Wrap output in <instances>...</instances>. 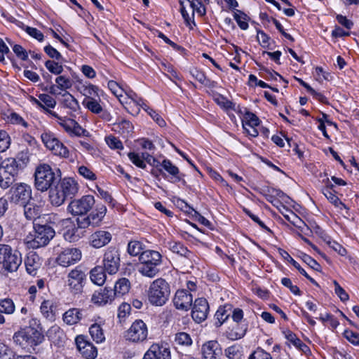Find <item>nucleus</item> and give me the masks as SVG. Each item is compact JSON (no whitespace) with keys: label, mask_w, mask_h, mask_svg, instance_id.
<instances>
[{"label":"nucleus","mask_w":359,"mask_h":359,"mask_svg":"<svg viewBox=\"0 0 359 359\" xmlns=\"http://www.w3.org/2000/svg\"><path fill=\"white\" fill-rule=\"evenodd\" d=\"M114 297L113 290L104 287L95 291L92 295L91 301L98 306H104L107 304H111Z\"/></svg>","instance_id":"22"},{"label":"nucleus","mask_w":359,"mask_h":359,"mask_svg":"<svg viewBox=\"0 0 359 359\" xmlns=\"http://www.w3.org/2000/svg\"><path fill=\"white\" fill-rule=\"evenodd\" d=\"M12 160H15V162L19 165V167L24 170L28 165L30 161V152L27 148L18 152L15 158H11Z\"/></svg>","instance_id":"39"},{"label":"nucleus","mask_w":359,"mask_h":359,"mask_svg":"<svg viewBox=\"0 0 359 359\" xmlns=\"http://www.w3.org/2000/svg\"><path fill=\"white\" fill-rule=\"evenodd\" d=\"M56 119L57 123L69 133H73L77 136H89V132L83 129L79 124L72 118L60 117L57 114H50Z\"/></svg>","instance_id":"15"},{"label":"nucleus","mask_w":359,"mask_h":359,"mask_svg":"<svg viewBox=\"0 0 359 359\" xmlns=\"http://www.w3.org/2000/svg\"><path fill=\"white\" fill-rule=\"evenodd\" d=\"M174 341L178 346H190L193 341L189 334L185 332H179L175 334Z\"/></svg>","instance_id":"41"},{"label":"nucleus","mask_w":359,"mask_h":359,"mask_svg":"<svg viewBox=\"0 0 359 359\" xmlns=\"http://www.w3.org/2000/svg\"><path fill=\"white\" fill-rule=\"evenodd\" d=\"M55 187L50 189V200L53 205L55 206L61 205L65 201L67 196L58 188L57 185H54Z\"/></svg>","instance_id":"34"},{"label":"nucleus","mask_w":359,"mask_h":359,"mask_svg":"<svg viewBox=\"0 0 359 359\" xmlns=\"http://www.w3.org/2000/svg\"><path fill=\"white\" fill-rule=\"evenodd\" d=\"M83 104L91 112H100L102 111V107L97 100L94 98H85L83 101Z\"/></svg>","instance_id":"47"},{"label":"nucleus","mask_w":359,"mask_h":359,"mask_svg":"<svg viewBox=\"0 0 359 359\" xmlns=\"http://www.w3.org/2000/svg\"><path fill=\"white\" fill-rule=\"evenodd\" d=\"M79 91L86 96V98H94L99 97V88L96 86L90 83H83L79 87Z\"/></svg>","instance_id":"38"},{"label":"nucleus","mask_w":359,"mask_h":359,"mask_svg":"<svg viewBox=\"0 0 359 359\" xmlns=\"http://www.w3.org/2000/svg\"><path fill=\"white\" fill-rule=\"evenodd\" d=\"M43 109L53 108L55 106V100L49 95L41 94L39 96V100H35Z\"/></svg>","instance_id":"44"},{"label":"nucleus","mask_w":359,"mask_h":359,"mask_svg":"<svg viewBox=\"0 0 359 359\" xmlns=\"http://www.w3.org/2000/svg\"><path fill=\"white\" fill-rule=\"evenodd\" d=\"M111 240V234L106 231H97L90 236V244L95 248L106 245Z\"/></svg>","instance_id":"23"},{"label":"nucleus","mask_w":359,"mask_h":359,"mask_svg":"<svg viewBox=\"0 0 359 359\" xmlns=\"http://www.w3.org/2000/svg\"><path fill=\"white\" fill-rule=\"evenodd\" d=\"M344 337L353 345H359V334L351 330H345Z\"/></svg>","instance_id":"64"},{"label":"nucleus","mask_w":359,"mask_h":359,"mask_svg":"<svg viewBox=\"0 0 359 359\" xmlns=\"http://www.w3.org/2000/svg\"><path fill=\"white\" fill-rule=\"evenodd\" d=\"M128 156L130 161L135 165L137 167L142 169H145L147 167L146 163L144 161L142 154L140 155L135 152H129Z\"/></svg>","instance_id":"51"},{"label":"nucleus","mask_w":359,"mask_h":359,"mask_svg":"<svg viewBox=\"0 0 359 359\" xmlns=\"http://www.w3.org/2000/svg\"><path fill=\"white\" fill-rule=\"evenodd\" d=\"M108 87L111 93L118 99L119 102H123V93H125L124 90L114 81H109L108 82Z\"/></svg>","instance_id":"50"},{"label":"nucleus","mask_w":359,"mask_h":359,"mask_svg":"<svg viewBox=\"0 0 359 359\" xmlns=\"http://www.w3.org/2000/svg\"><path fill=\"white\" fill-rule=\"evenodd\" d=\"M281 283L285 286L290 289V292L295 295H301L302 292L299 288L297 285H294L292 283V281L288 278H283L281 280Z\"/></svg>","instance_id":"63"},{"label":"nucleus","mask_w":359,"mask_h":359,"mask_svg":"<svg viewBox=\"0 0 359 359\" xmlns=\"http://www.w3.org/2000/svg\"><path fill=\"white\" fill-rule=\"evenodd\" d=\"M170 295L169 283L163 278L154 280L147 291L149 302L155 306H162L166 304Z\"/></svg>","instance_id":"3"},{"label":"nucleus","mask_w":359,"mask_h":359,"mask_svg":"<svg viewBox=\"0 0 359 359\" xmlns=\"http://www.w3.org/2000/svg\"><path fill=\"white\" fill-rule=\"evenodd\" d=\"M45 66L51 73L54 74H60L63 71L62 66L54 61H46Z\"/></svg>","instance_id":"61"},{"label":"nucleus","mask_w":359,"mask_h":359,"mask_svg":"<svg viewBox=\"0 0 359 359\" xmlns=\"http://www.w3.org/2000/svg\"><path fill=\"white\" fill-rule=\"evenodd\" d=\"M15 353L8 346L0 343V359H15Z\"/></svg>","instance_id":"54"},{"label":"nucleus","mask_w":359,"mask_h":359,"mask_svg":"<svg viewBox=\"0 0 359 359\" xmlns=\"http://www.w3.org/2000/svg\"><path fill=\"white\" fill-rule=\"evenodd\" d=\"M55 82L61 90H65L72 86V81L65 76H60L57 77Z\"/></svg>","instance_id":"57"},{"label":"nucleus","mask_w":359,"mask_h":359,"mask_svg":"<svg viewBox=\"0 0 359 359\" xmlns=\"http://www.w3.org/2000/svg\"><path fill=\"white\" fill-rule=\"evenodd\" d=\"M14 342L21 346H34L41 344L43 340V335L39 330L30 329V330L20 331L13 335Z\"/></svg>","instance_id":"7"},{"label":"nucleus","mask_w":359,"mask_h":359,"mask_svg":"<svg viewBox=\"0 0 359 359\" xmlns=\"http://www.w3.org/2000/svg\"><path fill=\"white\" fill-rule=\"evenodd\" d=\"M106 212V206L104 205L97 204L96 205L95 210H93L89 215H88L91 222V226H97L105 216Z\"/></svg>","instance_id":"31"},{"label":"nucleus","mask_w":359,"mask_h":359,"mask_svg":"<svg viewBox=\"0 0 359 359\" xmlns=\"http://www.w3.org/2000/svg\"><path fill=\"white\" fill-rule=\"evenodd\" d=\"M58 188L67 196L74 195L78 190L77 183L71 177H67L57 182Z\"/></svg>","instance_id":"25"},{"label":"nucleus","mask_w":359,"mask_h":359,"mask_svg":"<svg viewBox=\"0 0 359 359\" xmlns=\"http://www.w3.org/2000/svg\"><path fill=\"white\" fill-rule=\"evenodd\" d=\"M143 245L138 241H131L128 244V252L131 256H137L143 252Z\"/></svg>","instance_id":"46"},{"label":"nucleus","mask_w":359,"mask_h":359,"mask_svg":"<svg viewBox=\"0 0 359 359\" xmlns=\"http://www.w3.org/2000/svg\"><path fill=\"white\" fill-rule=\"evenodd\" d=\"M231 313L230 308L226 309V306L219 307L215 315V325L217 327L221 326L228 319Z\"/></svg>","instance_id":"40"},{"label":"nucleus","mask_w":359,"mask_h":359,"mask_svg":"<svg viewBox=\"0 0 359 359\" xmlns=\"http://www.w3.org/2000/svg\"><path fill=\"white\" fill-rule=\"evenodd\" d=\"M47 336L55 342L56 337H57L58 339H61L64 336V333L59 326L53 325L48 330Z\"/></svg>","instance_id":"53"},{"label":"nucleus","mask_w":359,"mask_h":359,"mask_svg":"<svg viewBox=\"0 0 359 359\" xmlns=\"http://www.w3.org/2000/svg\"><path fill=\"white\" fill-rule=\"evenodd\" d=\"M78 172L80 175L89 180H95L96 179L95 174L88 167L81 165L78 168Z\"/></svg>","instance_id":"60"},{"label":"nucleus","mask_w":359,"mask_h":359,"mask_svg":"<svg viewBox=\"0 0 359 359\" xmlns=\"http://www.w3.org/2000/svg\"><path fill=\"white\" fill-rule=\"evenodd\" d=\"M246 330V327H240L238 323H236L235 325L232 326V327H229L226 331V336L231 340H237L244 337Z\"/></svg>","instance_id":"37"},{"label":"nucleus","mask_w":359,"mask_h":359,"mask_svg":"<svg viewBox=\"0 0 359 359\" xmlns=\"http://www.w3.org/2000/svg\"><path fill=\"white\" fill-rule=\"evenodd\" d=\"M147 335V325L142 320H136L125 332L124 337L127 341L139 343L145 341Z\"/></svg>","instance_id":"8"},{"label":"nucleus","mask_w":359,"mask_h":359,"mask_svg":"<svg viewBox=\"0 0 359 359\" xmlns=\"http://www.w3.org/2000/svg\"><path fill=\"white\" fill-rule=\"evenodd\" d=\"M248 359H272V357L269 353L261 348H258L250 354Z\"/></svg>","instance_id":"58"},{"label":"nucleus","mask_w":359,"mask_h":359,"mask_svg":"<svg viewBox=\"0 0 359 359\" xmlns=\"http://www.w3.org/2000/svg\"><path fill=\"white\" fill-rule=\"evenodd\" d=\"M160 166H161L169 175L172 176V178L174 179V182L181 181L184 182L182 177L184 176V175L180 174L179 168L170 160L164 159L162 163H160Z\"/></svg>","instance_id":"28"},{"label":"nucleus","mask_w":359,"mask_h":359,"mask_svg":"<svg viewBox=\"0 0 359 359\" xmlns=\"http://www.w3.org/2000/svg\"><path fill=\"white\" fill-rule=\"evenodd\" d=\"M41 140L46 148L54 155L68 158V149L53 134L44 133L41 135Z\"/></svg>","instance_id":"9"},{"label":"nucleus","mask_w":359,"mask_h":359,"mask_svg":"<svg viewBox=\"0 0 359 359\" xmlns=\"http://www.w3.org/2000/svg\"><path fill=\"white\" fill-rule=\"evenodd\" d=\"M91 338L96 343H102L105 340L103 329L100 324L94 323L89 327Z\"/></svg>","instance_id":"36"},{"label":"nucleus","mask_w":359,"mask_h":359,"mask_svg":"<svg viewBox=\"0 0 359 359\" xmlns=\"http://www.w3.org/2000/svg\"><path fill=\"white\" fill-rule=\"evenodd\" d=\"M22 205L24 208V215L27 219L33 220V222H40L41 219L38 218L40 214L39 206L29 202Z\"/></svg>","instance_id":"30"},{"label":"nucleus","mask_w":359,"mask_h":359,"mask_svg":"<svg viewBox=\"0 0 359 359\" xmlns=\"http://www.w3.org/2000/svg\"><path fill=\"white\" fill-rule=\"evenodd\" d=\"M193 303L192 294L187 290H179L173 298V304L176 309L188 311Z\"/></svg>","instance_id":"20"},{"label":"nucleus","mask_w":359,"mask_h":359,"mask_svg":"<svg viewBox=\"0 0 359 359\" xmlns=\"http://www.w3.org/2000/svg\"><path fill=\"white\" fill-rule=\"evenodd\" d=\"M142 359H171L170 348L167 344L154 343L146 351Z\"/></svg>","instance_id":"16"},{"label":"nucleus","mask_w":359,"mask_h":359,"mask_svg":"<svg viewBox=\"0 0 359 359\" xmlns=\"http://www.w3.org/2000/svg\"><path fill=\"white\" fill-rule=\"evenodd\" d=\"M104 268L109 274H115L120 266V255L115 248H109L104 254Z\"/></svg>","instance_id":"12"},{"label":"nucleus","mask_w":359,"mask_h":359,"mask_svg":"<svg viewBox=\"0 0 359 359\" xmlns=\"http://www.w3.org/2000/svg\"><path fill=\"white\" fill-rule=\"evenodd\" d=\"M15 304L10 298L0 299V313L12 314L15 311Z\"/></svg>","instance_id":"43"},{"label":"nucleus","mask_w":359,"mask_h":359,"mask_svg":"<svg viewBox=\"0 0 359 359\" xmlns=\"http://www.w3.org/2000/svg\"><path fill=\"white\" fill-rule=\"evenodd\" d=\"M323 194L327 198V200L335 206L339 207V205L346 208V205L340 201V199L332 191L327 188L323 191Z\"/></svg>","instance_id":"52"},{"label":"nucleus","mask_w":359,"mask_h":359,"mask_svg":"<svg viewBox=\"0 0 359 359\" xmlns=\"http://www.w3.org/2000/svg\"><path fill=\"white\" fill-rule=\"evenodd\" d=\"M76 344L80 353L87 359H94L97 357V348L90 342L85 339L84 337L79 336L76 338Z\"/></svg>","instance_id":"21"},{"label":"nucleus","mask_w":359,"mask_h":359,"mask_svg":"<svg viewBox=\"0 0 359 359\" xmlns=\"http://www.w3.org/2000/svg\"><path fill=\"white\" fill-rule=\"evenodd\" d=\"M22 262L21 254L6 244H0V264L7 272L17 271Z\"/></svg>","instance_id":"5"},{"label":"nucleus","mask_w":359,"mask_h":359,"mask_svg":"<svg viewBox=\"0 0 359 359\" xmlns=\"http://www.w3.org/2000/svg\"><path fill=\"white\" fill-rule=\"evenodd\" d=\"M234 19L237 22L241 29L245 30L248 27V23L247 22V15L239 10H236L233 15Z\"/></svg>","instance_id":"48"},{"label":"nucleus","mask_w":359,"mask_h":359,"mask_svg":"<svg viewBox=\"0 0 359 359\" xmlns=\"http://www.w3.org/2000/svg\"><path fill=\"white\" fill-rule=\"evenodd\" d=\"M81 259V252L75 248H68L59 253L56 262L64 267L73 265Z\"/></svg>","instance_id":"14"},{"label":"nucleus","mask_w":359,"mask_h":359,"mask_svg":"<svg viewBox=\"0 0 359 359\" xmlns=\"http://www.w3.org/2000/svg\"><path fill=\"white\" fill-rule=\"evenodd\" d=\"M167 245L168 248L174 253L183 256L189 260H192L194 258V253L189 251L181 243L171 241L168 242Z\"/></svg>","instance_id":"27"},{"label":"nucleus","mask_w":359,"mask_h":359,"mask_svg":"<svg viewBox=\"0 0 359 359\" xmlns=\"http://www.w3.org/2000/svg\"><path fill=\"white\" fill-rule=\"evenodd\" d=\"M224 354L229 359H241L243 355V348L238 344L232 345L224 350Z\"/></svg>","instance_id":"42"},{"label":"nucleus","mask_w":359,"mask_h":359,"mask_svg":"<svg viewBox=\"0 0 359 359\" xmlns=\"http://www.w3.org/2000/svg\"><path fill=\"white\" fill-rule=\"evenodd\" d=\"M94 204V197L90 195H86L80 199L72 201L68 206V210L74 215H83L89 212Z\"/></svg>","instance_id":"10"},{"label":"nucleus","mask_w":359,"mask_h":359,"mask_svg":"<svg viewBox=\"0 0 359 359\" xmlns=\"http://www.w3.org/2000/svg\"><path fill=\"white\" fill-rule=\"evenodd\" d=\"M11 144V138L4 130H0V153L8 149Z\"/></svg>","instance_id":"55"},{"label":"nucleus","mask_w":359,"mask_h":359,"mask_svg":"<svg viewBox=\"0 0 359 359\" xmlns=\"http://www.w3.org/2000/svg\"><path fill=\"white\" fill-rule=\"evenodd\" d=\"M121 99L123 100V102H120V103L123 106L124 109L127 111L130 109H133L131 105H134L137 107V110L138 111L143 110L145 111H148L149 109V107L142 100L136 101L134 100L133 97L131 95H128L126 93V95H123V97Z\"/></svg>","instance_id":"24"},{"label":"nucleus","mask_w":359,"mask_h":359,"mask_svg":"<svg viewBox=\"0 0 359 359\" xmlns=\"http://www.w3.org/2000/svg\"><path fill=\"white\" fill-rule=\"evenodd\" d=\"M25 264L27 273L32 276H35L36 271L40 268L41 264V258L35 252H30L28 254Z\"/></svg>","instance_id":"26"},{"label":"nucleus","mask_w":359,"mask_h":359,"mask_svg":"<svg viewBox=\"0 0 359 359\" xmlns=\"http://www.w3.org/2000/svg\"><path fill=\"white\" fill-rule=\"evenodd\" d=\"M105 141H106V143L107 144V145L111 148V149H123V144L122 142H121L120 140H118V138L114 137V136H107L105 137Z\"/></svg>","instance_id":"59"},{"label":"nucleus","mask_w":359,"mask_h":359,"mask_svg":"<svg viewBox=\"0 0 359 359\" xmlns=\"http://www.w3.org/2000/svg\"><path fill=\"white\" fill-rule=\"evenodd\" d=\"M215 101L222 107V109L228 110L231 109L232 103L221 95H217L215 97Z\"/></svg>","instance_id":"62"},{"label":"nucleus","mask_w":359,"mask_h":359,"mask_svg":"<svg viewBox=\"0 0 359 359\" xmlns=\"http://www.w3.org/2000/svg\"><path fill=\"white\" fill-rule=\"evenodd\" d=\"M130 283L127 278H120L116 282L114 289L113 290L114 297H121L128 293L130 290Z\"/></svg>","instance_id":"35"},{"label":"nucleus","mask_w":359,"mask_h":359,"mask_svg":"<svg viewBox=\"0 0 359 359\" xmlns=\"http://www.w3.org/2000/svg\"><path fill=\"white\" fill-rule=\"evenodd\" d=\"M53 304L49 300H44L40 306V310L42 313V315L46 318H50L52 319L54 317L53 313Z\"/></svg>","instance_id":"49"},{"label":"nucleus","mask_w":359,"mask_h":359,"mask_svg":"<svg viewBox=\"0 0 359 359\" xmlns=\"http://www.w3.org/2000/svg\"><path fill=\"white\" fill-rule=\"evenodd\" d=\"M202 359H220L223 355L222 348L216 340H210L201 346Z\"/></svg>","instance_id":"19"},{"label":"nucleus","mask_w":359,"mask_h":359,"mask_svg":"<svg viewBox=\"0 0 359 359\" xmlns=\"http://www.w3.org/2000/svg\"><path fill=\"white\" fill-rule=\"evenodd\" d=\"M208 4L209 0H193L191 1V6L194 11H196L198 13L203 15L205 13V9L204 4Z\"/></svg>","instance_id":"56"},{"label":"nucleus","mask_w":359,"mask_h":359,"mask_svg":"<svg viewBox=\"0 0 359 359\" xmlns=\"http://www.w3.org/2000/svg\"><path fill=\"white\" fill-rule=\"evenodd\" d=\"M82 318V311L77 308L69 309L62 316L63 321L69 325H76Z\"/></svg>","instance_id":"29"},{"label":"nucleus","mask_w":359,"mask_h":359,"mask_svg":"<svg viewBox=\"0 0 359 359\" xmlns=\"http://www.w3.org/2000/svg\"><path fill=\"white\" fill-rule=\"evenodd\" d=\"M11 200L13 203L24 205L32 198L31 187L25 183L15 184L11 189Z\"/></svg>","instance_id":"11"},{"label":"nucleus","mask_w":359,"mask_h":359,"mask_svg":"<svg viewBox=\"0 0 359 359\" xmlns=\"http://www.w3.org/2000/svg\"><path fill=\"white\" fill-rule=\"evenodd\" d=\"M241 121L245 133L252 137L258 136L261 121L255 114H243Z\"/></svg>","instance_id":"13"},{"label":"nucleus","mask_w":359,"mask_h":359,"mask_svg":"<svg viewBox=\"0 0 359 359\" xmlns=\"http://www.w3.org/2000/svg\"><path fill=\"white\" fill-rule=\"evenodd\" d=\"M55 235V231L50 224L34 222L33 231L26 236L25 241L29 248L38 249L46 246Z\"/></svg>","instance_id":"1"},{"label":"nucleus","mask_w":359,"mask_h":359,"mask_svg":"<svg viewBox=\"0 0 359 359\" xmlns=\"http://www.w3.org/2000/svg\"><path fill=\"white\" fill-rule=\"evenodd\" d=\"M58 180V176L48 164L41 163L36 168L34 186L37 190L46 191L55 185Z\"/></svg>","instance_id":"4"},{"label":"nucleus","mask_w":359,"mask_h":359,"mask_svg":"<svg viewBox=\"0 0 359 359\" xmlns=\"http://www.w3.org/2000/svg\"><path fill=\"white\" fill-rule=\"evenodd\" d=\"M209 313V304L205 298H198L193 304L191 317L193 320L201 323L208 317Z\"/></svg>","instance_id":"18"},{"label":"nucleus","mask_w":359,"mask_h":359,"mask_svg":"<svg viewBox=\"0 0 359 359\" xmlns=\"http://www.w3.org/2000/svg\"><path fill=\"white\" fill-rule=\"evenodd\" d=\"M85 280L86 274L79 267L72 270L67 276L68 285L74 293H79L82 291Z\"/></svg>","instance_id":"17"},{"label":"nucleus","mask_w":359,"mask_h":359,"mask_svg":"<svg viewBox=\"0 0 359 359\" xmlns=\"http://www.w3.org/2000/svg\"><path fill=\"white\" fill-rule=\"evenodd\" d=\"M105 271L106 270L102 266H97L94 267L90 272V278L91 281L97 285H102L105 283L107 278Z\"/></svg>","instance_id":"32"},{"label":"nucleus","mask_w":359,"mask_h":359,"mask_svg":"<svg viewBox=\"0 0 359 359\" xmlns=\"http://www.w3.org/2000/svg\"><path fill=\"white\" fill-rule=\"evenodd\" d=\"M189 73L195 79H196L198 82H200L205 86H207L208 88H214L217 85V83L215 81L208 79L205 76L204 72L198 69L197 68L193 67L190 69Z\"/></svg>","instance_id":"33"},{"label":"nucleus","mask_w":359,"mask_h":359,"mask_svg":"<svg viewBox=\"0 0 359 359\" xmlns=\"http://www.w3.org/2000/svg\"><path fill=\"white\" fill-rule=\"evenodd\" d=\"M4 119L12 124L22 125L27 128V123L18 114H4Z\"/></svg>","instance_id":"45"},{"label":"nucleus","mask_w":359,"mask_h":359,"mask_svg":"<svg viewBox=\"0 0 359 359\" xmlns=\"http://www.w3.org/2000/svg\"><path fill=\"white\" fill-rule=\"evenodd\" d=\"M22 170L15 160H12L10 158L4 161L0 170V187L4 189L8 188Z\"/></svg>","instance_id":"6"},{"label":"nucleus","mask_w":359,"mask_h":359,"mask_svg":"<svg viewBox=\"0 0 359 359\" xmlns=\"http://www.w3.org/2000/svg\"><path fill=\"white\" fill-rule=\"evenodd\" d=\"M139 272L148 278L155 277L159 272V266L162 263L161 255L155 250L144 251L139 257Z\"/></svg>","instance_id":"2"}]
</instances>
